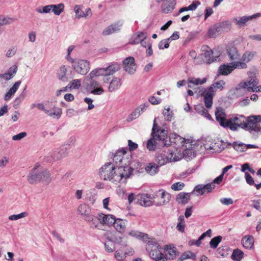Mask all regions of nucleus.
Here are the masks:
<instances>
[{
    "label": "nucleus",
    "mask_w": 261,
    "mask_h": 261,
    "mask_svg": "<svg viewBox=\"0 0 261 261\" xmlns=\"http://www.w3.org/2000/svg\"><path fill=\"white\" fill-rule=\"evenodd\" d=\"M147 38V34L141 32H138L133 34L129 41L131 44H137L144 41Z\"/></svg>",
    "instance_id": "5701e85b"
},
{
    "label": "nucleus",
    "mask_w": 261,
    "mask_h": 261,
    "mask_svg": "<svg viewBox=\"0 0 261 261\" xmlns=\"http://www.w3.org/2000/svg\"><path fill=\"white\" fill-rule=\"evenodd\" d=\"M67 68L66 66L63 65L61 66L58 72V76L60 80L63 82H67L68 79L66 77V73Z\"/></svg>",
    "instance_id": "ea45409f"
},
{
    "label": "nucleus",
    "mask_w": 261,
    "mask_h": 261,
    "mask_svg": "<svg viewBox=\"0 0 261 261\" xmlns=\"http://www.w3.org/2000/svg\"><path fill=\"white\" fill-rule=\"evenodd\" d=\"M244 253L242 251L236 249H234L231 255V258L234 261H240L243 257Z\"/></svg>",
    "instance_id": "49530a36"
},
{
    "label": "nucleus",
    "mask_w": 261,
    "mask_h": 261,
    "mask_svg": "<svg viewBox=\"0 0 261 261\" xmlns=\"http://www.w3.org/2000/svg\"><path fill=\"white\" fill-rule=\"evenodd\" d=\"M21 81H18L15 83L13 86L10 89L9 91L6 93L4 97V99L5 100H8L10 99H11L12 96L14 95V94L16 93V92L19 88L21 84Z\"/></svg>",
    "instance_id": "c756f323"
},
{
    "label": "nucleus",
    "mask_w": 261,
    "mask_h": 261,
    "mask_svg": "<svg viewBox=\"0 0 261 261\" xmlns=\"http://www.w3.org/2000/svg\"><path fill=\"white\" fill-rule=\"evenodd\" d=\"M180 159V158L174 155V152H171L170 154L167 155L165 153H161L159 154L156 157V161L158 162V165L161 167L168 162L172 161H177Z\"/></svg>",
    "instance_id": "9b49d317"
},
{
    "label": "nucleus",
    "mask_w": 261,
    "mask_h": 261,
    "mask_svg": "<svg viewBox=\"0 0 261 261\" xmlns=\"http://www.w3.org/2000/svg\"><path fill=\"white\" fill-rule=\"evenodd\" d=\"M122 23L118 21L108 26L103 31L102 34L103 36H107L117 32L120 30Z\"/></svg>",
    "instance_id": "412c9836"
},
{
    "label": "nucleus",
    "mask_w": 261,
    "mask_h": 261,
    "mask_svg": "<svg viewBox=\"0 0 261 261\" xmlns=\"http://www.w3.org/2000/svg\"><path fill=\"white\" fill-rule=\"evenodd\" d=\"M215 116L216 120L221 126L224 128L228 127V119H226V115L223 108L221 107L217 108L215 111Z\"/></svg>",
    "instance_id": "ddd939ff"
},
{
    "label": "nucleus",
    "mask_w": 261,
    "mask_h": 261,
    "mask_svg": "<svg viewBox=\"0 0 261 261\" xmlns=\"http://www.w3.org/2000/svg\"><path fill=\"white\" fill-rule=\"evenodd\" d=\"M139 109L137 108L135 109L132 113L128 115L126 119V121L127 122H131L133 120L136 119L138 118L140 116V111H138Z\"/></svg>",
    "instance_id": "5fc2aeb1"
},
{
    "label": "nucleus",
    "mask_w": 261,
    "mask_h": 261,
    "mask_svg": "<svg viewBox=\"0 0 261 261\" xmlns=\"http://www.w3.org/2000/svg\"><path fill=\"white\" fill-rule=\"evenodd\" d=\"M103 92H104V90H103V88L100 86L97 87L95 88L92 89L91 91V93L94 95H101Z\"/></svg>",
    "instance_id": "774afa93"
},
{
    "label": "nucleus",
    "mask_w": 261,
    "mask_h": 261,
    "mask_svg": "<svg viewBox=\"0 0 261 261\" xmlns=\"http://www.w3.org/2000/svg\"><path fill=\"white\" fill-rule=\"evenodd\" d=\"M99 216L100 214H98L96 216L90 215L87 217H86L85 219L87 222L91 223L92 227L100 229L102 225L100 223Z\"/></svg>",
    "instance_id": "4be33fe9"
},
{
    "label": "nucleus",
    "mask_w": 261,
    "mask_h": 261,
    "mask_svg": "<svg viewBox=\"0 0 261 261\" xmlns=\"http://www.w3.org/2000/svg\"><path fill=\"white\" fill-rule=\"evenodd\" d=\"M160 167L155 163H150L146 166L145 171L150 175H154L159 172Z\"/></svg>",
    "instance_id": "2f4dec72"
},
{
    "label": "nucleus",
    "mask_w": 261,
    "mask_h": 261,
    "mask_svg": "<svg viewBox=\"0 0 261 261\" xmlns=\"http://www.w3.org/2000/svg\"><path fill=\"white\" fill-rule=\"evenodd\" d=\"M225 84V82L223 80H221L214 83L208 88L215 94L217 89L222 90Z\"/></svg>",
    "instance_id": "4c0bfd02"
},
{
    "label": "nucleus",
    "mask_w": 261,
    "mask_h": 261,
    "mask_svg": "<svg viewBox=\"0 0 261 261\" xmlns=\"http://www.w3.org/2000/svg\"><path fill=\"white\" fill-rule=\"evenodd\" d=\"M72 67L79 74L86 75L90 70V63L86 60L77 59Z\"/></svg>",
    "instance_id": "1a4fd4ad"
},
{
    "label": "nucleus",
    "mask_w": 261,
    "mask_h": 261,
    "mask_svg": "<svg viewBox=\"0 0 261 261\" xmlns=\"http://www.w3.org/2000/svg\"><path fill=\"white\" fill-rule=\"evenodd\" d=\"M137 203L141 206H150L153 202L151 201L150 197L146 194H141L137 196Z\"/></svg>",
    "instance_id": "393cba45"
},
{
    "label": "nucleus",
    "mask_w": 261,
    "mask_h": 261,
    "mask_svg": "<svg viewBox=\"0 0 261 261\" xmlns=\"http://www.w3.org/2000/svg\"><path fill=\"white\" fill-rule=\"evenodd\" d=\"M69 85L71 87V90L78 89L81 86V82L80 80L75 79L73 80Z\"/></svg>",
    "instance_id": "bf43d9fd"
},
{
    "label": "nucleus",
    "mask_w": 261,
    "mask_h": 261,
    "mask_svg": "<svg viewBox=\"0 0 261 261\" xmlns=\"http://www.w3.org/2000/svg\"><path fill=\"white\" fill-rule=\"evenodd\" d=\"M25 90V89H24L23 91L14 99L13 101V107L15 109H17L22 101L24 99L26 96Z\"/></svg>",
    "instance_id": "de8ad7c7"
},
{
    "label": "nucleus",
    "mask_w": 261,
    "mask_h": 261,
    "mask_svg": "<svg viewBox=\"0 0 261 261\" xmlns=\"http://www.w3.org/2000/svg\"><path fill=\"white\" fill-rule=\"evenodd\" d=\"M153 137L155 138H159L162 140L163 145L168 146L171 143H174L178 147L184 146L186 143L185 139L180 137L178 134L173 133L170 134V137L167 136V131L165 129H161L155 122V118L154 119L153 124Z\"/></svg>",
    "instance_id": "f03ea898"
},
{
    "label": "nucleus",
    "mask_w": 261,
    "mask_h": 261,
    "mask_svg": "<svg viewBox=\"0 0 261 261\" xmlns=\"http://www.w3.org/2000/svg\"><path fill=\"white\" fill-rule=\"evenodd\" d=\"M220 202L225 205H229L233 203V201L231 198H222L220 199Z\"/></svg>",
    "instance_id": "338daca9"
},
{
    "label": "nucleus",
    "mask_w": 261,
    "mask_h": 261,
    "mask_svg": "<svg viewBox=\"0 0 261 261\" xmlns=\"http://www.w3.org/2000/svg\"><path fill=\"white\" fill-rule=\"evenodd\" d=\"M230 22L228 21H223L218 24H215L209 29L207 35L210 38H214L216 36V33L219 32L221 31L222 28H224L225 25H229Z\"/></svg>",
    "instance_id": "f3484780"
},
{
    "label": "nucleus",
    "mask_w": 261,
    "mask_h": 261,
    "mask_svg": "<svg viewBox=\"0 0 261 261\" xmlns=\"http://www.w3.org/2000/svg\"><path fill=\"white\" fill-rule=\"evenodd\" d=\"M260 115L251 116L246 117L244 129L249 131L257 132L259 130Z\"/></svg>",
    "instance_id": "6e6552de"
},
{
    "label": "nucleus",
    "mask_w": 261,
    "mask_h": 261,
    "mask_svg": "<svg viewBox=\"0 0 261 261\" xmlns=\"http://www.w3.org/2000/svg\"><path fill=\"white\" fill-rule=\"evenodd\" d=\"M86 200L89 202L91 204H93L96 200V196L93 195L91 193L86 194L85 198Z\"/></svg>",
    "instance_id": "e2e57ef3"
},
{
    "label": "nucleus",
    "mask_w": 261,
    "mask_h": 261,
    "mask_svg": "<svg viewBox=\"0 0 261 261\" xmlns=\"http://www.w3.org/2000/svg\"><path fill=\"white\" fill-rule=\"evenodd\" d=\"M206 81V78H203L202 80L200 79H193V78H189L188 79V83L190 84H192L195 85H198L199 84H203L205 83Z\"/></svg>",
    "instance_id": "6e6d98bb"
},
{
    "label": "nucleus",
    "mask_w": 261,
    "mask_h": 261,
    "mask_svg": "<svg viewBox=\"0 0 261 261\" xmlns=\"http://www.w3.org/2000/svg\"><path fill=\"white\" fill-rule=\"evenodd\" d=\"M259 82L257 79L251 78L249 81L241 82L236 87L234 94L237 96L248 92H261V85L257 86Z\"/></svg>",
    "instance_id": "20e7f679"
},
{
    "label": "nucleus",
    "mask_w": 261,
    "mask_h": 261,
    "mask_svg": "<svg viewBox=\"0 0 261 261\" xmlns=\"http://www.w3.org/2000/svg\"><path fill=\"white\" fill-rule=\"evenodd\" d=\"M17 71V66L13 65L12 66L9 68L7 72L4 74L5 79L6 80H9L11 79L15 74Z\"/></svg>",
    "instance_id": "37998d69"
},
{
    "label": "nucleus",
    "mask_w": 261,
    "mask_h": 261,
    "mask_svg": "<svg viewBox=\"0 0 261 261\" xmlns=\"http://www.w3.org/2000/svg\"><path fill=\"white\" fill-rule=\"evenodd\" d=\"M260 16H261L260 13H256L251 16H244L240 17L239 19L234 17L233 18V21L238 27L241 28L243 27L247 21L253 18H256Z\"/></svg>",
    "instance_id": "a211bd4d"
},
{
    "label": "nucleus",
    "mask_w": 261,
    "mask_h": 261,
    "mask_svg": "<svg viewBox=\"0 0 261 261\" xmlns=\"http://www.w3.org/2000/svg\"><path fill=\"white\" fill-rule=\"evenodd\" d=\"M253 203L252 206L259 212H261V200H252Z\"/></svg>",
    "instance_id": "69168bd1"
},
{
    "label": "nucleus",
    "mask_w": 261,
    "mask_h": 261,
    "mask_svg": "<svg viewBox=\"0 0 261 261\" xmlns=\"http://www.w3.org/2000/svg\"><path fill=\"white\" fill-rule=\"evenodd\" d=\"M28 216L27 212H22L17 215H12L9 217V219L10 220H17L19 219Z\"/></svg>",
    "instance_id": "13d9d810"
},
{
    "label": "nucleus",
    "mask_w": 261,
    "mask_h": 261,
    "mask_svg": "<svg viewBox=\"0 0 261 261\" xmlns=\"http://www.w3.org/2000/svg\"><path fill=\"white\" fill-rule=\"evenodd\" d=\"M202 49L204 53V61L207 64H211L214 61L216 60V58H214L213 55V51L211 49L207 46L204 45L202 47Z\"/></svg>",
    "instance_id": "b1692460"
},
{
    "label": "nucleus",
    "mask_w": 261,
    "mask_h": 261,
    "mask_svg": "<svg viewBox=\"0 0 261 261\" xmlns=\"http://www.w3.org/2000/svg\"><path fill=\"white\" fill-rule=\"evenodd\" d=\"M158 3L163 2L161 6L162 12L165 14H168L173 11L176 5V0H156Z\"/></svg>",
    "instance_id": "dca6fc26"
},
{
    "label": "nucleus",
    "mask_w": 261,
    "mask_h": 261,
    "mask_svg": "<svg viewBox=\"0 0 261 261\" xmlns=\"http://www.w3.org/2000/svg\"><path fill=\"white\" fill-rule=\"evenodd\" d=\"M163 115L164 116V119L168 121H171L173 117V113L172 111L170 110L169 108L165 109L163 110Z\"/></svg>",
    "instance_id": "8fccbe9b"
},
{
    "label": "nucleus",
    "mask_w": 261,
    "mask_h": 261,
    "mask_svg": "<svg viewBox=\"0 0 261 261\" xmlns=\"http://www.w3.org/2000/svg\"><path fill=\"white\" fill-rule=\"evenodd\" d=\"M233 148L238 151L244 152L247 149L246 145L244 143H233Z\"/></svg>",
    "instance_id": "4d7b16f0"
},
{
    "label": "nucleus",
    "mask_w": 261,
    "mask_h": 261,
    "mask_svg": "<svg viewBox=\"0 0 261 261\" xmlns=\"http://www.w3.org/2000/svg\"><path fill=\"white\" fill-rule=\"evenodd\" d=\"M124 70L129 74H134L137 70V65L134 58L128 57L123 61Z\"/></svg>",
    "instance_id": "f8f14e48"
},
{
    "label": "nucleus",
    "mask_w": 261,
    "mask_h": 261,
    "mask_svg": "<svg viewBox=\"0 0 261 261\" xmlns=\"http://www.w3.org/2000/svg\"><path fill=\"white\" fill-rule=\"evenodd\" d=\"M126 160L124 159L123 155L120 152L117 153L115 154L113 158L112 159V162L111 164H113L114 166V167L116 170H118L119 168H122L124 171L123 172L128 173V178L132 174V172L134 171V169L129 167L128 165H126Z\"/></svg>",
    "instance_id": "423d86ee"
},
{
    "label": "nucleus",
    "mask_w": 261,
    "mask_h": 261,
    "mask_svg": "<svg viewBox=\"0 0 261 261\" xmlns=\"http://www.w3.org/2000/svg\"><path fill=\"white\" fill-rule=\"evenodd\" d=\"M97 70H102L101 73L103 74L102 75L103 76H107L110 75H113L116 72L118 71L120 69V67L119 64L115 63L112 64L106 68H96Z\"/></svg>",
    "instance_id": "6ab92c4d"
},
{
    "label": "nucleus",
    "mask_w": 261,
    "mask_h": 261,
    "mask_svg": "<svg viewBox=\"0 0 261 261\" xmlns=\"http://www.w3.org/2000/svg\"><path fill=\"white\" fill-rule=\"evenodd\" d=\"M77 211L80 215L84 216L86 218L90 215L91 208L86 203H82L78 206Z\"/></svg>",
    "instance_id": "473e14b6"
},
{
    "label": "nucleus",
    "mask_w": 261,
    "mask_h": 261,
    "mask_svg": "<svg viewBox=\"0 0 261 261\" xmlns=\"http://www.w3.org/2000/svg\"><path fill=\"white\" fill-rule=\"evenodd\" d=\"M146 250L149 256L155 261H167V258L162 253L163 248L155 240H151L146 244Z\"/></svg>",
    "instance_id": "39448f33"
},
{
    "label": "nucleus",
    "mask_w": 261,
    "mask_h": 261,
    "mask_svg": "<svg viewBox=\"0 0 261 261\" xmlns=\"http://www.w3.org/2000/svg\"><path fill=\"white\" fill-rule=\"evenodd\" d=\"M105 246L106 250L108 252H112L115 250V249L114 244L111 242L106 243Z\"/></svg>",
    "instance_id": "0e129e2a"
},
{
    "label": "nucleus",
    "mask_w": 261,
    "mask_h": 261,
    "mask_svg": "<svg viewBox=\"0 0 261 261\" xmlns=\"http://www.w3.org/2000/svg\"><path fill=\"white\" fill-rule=\"evenodd\" d=\"M122 85L121 80L119 77L113 76L110 81L108 86V91L110 92H114L119 89Z\"/></svg>",
    "instance_id": "a878e982"
},
{
    "label": "nucleus",
    "mask_w": 261,
    "mask_h": 261,
    "mask_svg": "<svg viewBox=\"0 0 261 261\" xmlns=\"http://www.w3.org/2000/svg\"><path fill=\"white\" fill-rule=\"evenodd\" d=\"M100 220L102 226L104 225H113L115 223V217L112 215H105L100 213Z\"/></svg>",
    "instance_id": "bb28decb"
},
{
    "label": "nucleus",
    "mask_w": 261,
    "mask_h": 261,
    "mask_svg": "<svg viewBox=\"0 0 261 261\" xmlns=\"http://www.w3.org/2000/svg\"><path fill=\"white\" fill-rule=\"evenodd\" d=\"M184 186L183 182H177L172 185L171 189L174 191H179L182 190Z\"/></svg>",
    "instance_id": "680f3d73"
},
{
    "label": "nucleus",
    "mask_w": 261,
    "mask_h": 261,
    "mask_svg": "<svg viewBox=\"0 0 261 261\" xmlns=\"http://www.w3.org/2000/svg\"><path fill=\"white\" fill-rule=\"evenodd\" d=\"M243 246L247 249L252 248L254 243L253 237L251 236H246L242 240Z\"/></svg>",
    "instance_id": "e433bc0d"
},
{
    "label": "nucleus",
    "mask_w": 261,
    "mask_h": 261,
    "mask_svg": "<svg viewBox=\"0 0 261 261\" xmlns=\"http://www.w3.org/2000/svg\"><path fill=\"white\" fill-rule=\"evenodd\" d=\"M74 11L76 18L80 19L85 17V12L82 11L81 6L75 5L74 7Z\"/></svg>",
    "instance_id": "603ef678"
},
{
    "label": "nucleus",
    "mask_w": 261,
    "mask_h": 261,
    "mask_svg": "<svg viewBox=\"0 0 261 261\" xmlns=\"http://www.w3.org/2000/svg\"><path fill=\"white\" fill-rule=\"evenodd\" d=\"M246 117L243 115H237L234 117L228 119V126L232 130H236L238 127L244 129Z\"/></svg>",
    "instance_id": "0eeeda50"
},
{
    "label": "nucleus",
    "mask_w": 261,
    "mask_h": 261,
    "mask_svg": "<svg viewBox=\"0 0 261 261\" xmlns=\"http://www.w3.org/2000/svg\"><path fill=\"white\" fill-rule=\"evenodd\" d=\"M222 237L221 236H218L213 238L210 242V245L212 248H216L219 244L221 242Z\"/></svg>",
    "instance_id": "3c124183"
},
{
    "label": "nucleus",
    "mask_w": 261,
    "mask_h": 261,
    "mask_svg": "<svg viewBox=\"0 0 261 261\" xmlns=\"http://www.w3.org/2000/svg\"><path fill=\"white\" fill-rule=\"evenodd\" d=\"M38 163L36 164L34 167L28 175V182L32 185L36 184L39 182H43L48 184L50 181V174L49 171L42 168Z\"/></svg>",
    "instance_id": "7ed1b4c3"
},
{
    "label": "nucleus",
    "mask_w": 261,
    "mask_h": 261,
    "mask_svg": "<svg viewBox=\"0 0 261 261\" xmlns=\"http://www.w3.org/2000/svg\"><path fill=\"white\" fill-rule=\"evenodd\" d=\"M151 135L152 136V138L148 140L146 147L149 150H154L156 147V142L155 140L159 141L161 145H163L162 140H160L159 138H155L153 137V128L152 129V133Z\"/></svg>",
    "instance_id": "f704fd0d"
},
{
    "label": "nucleus",
    "mask_w": 261,
    "mask_h": 261,
    "mask_svg": "<svg viewBox=\"0 0 261 261\" xmlns=\"http://www.w3.org/2000/svg\"><path fill=\"white\" fill-rule=\"evenodd\" d=\"M123 171L124 170L121 168H119L118 170H116L114 166L111 162H109L106 163L99 169L98 175L101 179L105 181L125 182L128 178V172H123Z\"/></svg>",
    "instance_id": "f257e3e1"
},
{
    "label": "nucleus",
    "mask_w": 261,
    "mask_h": 261,
    "mask_svg": "<svg viewBox=\"0 0 261 261\" xmlns=\"http://www.w3.org/2000/svg\"><path fill=\"white\" fill-rule=\"evenodd\" d=\"M226 53L230 61H234L240 58V54L237 48L234 45H228L226 47Z\"/></svg>",
    "instance_id": "aec40b11"
},
{
    "label": "nucleus",
    "mask_w": 261,
    "mask_h": 261,
    "mask_svg": "<svg viewBox=\"0 0 261 261\" xmlns=\"http://www.w3.org/2000/svg\"><path fill=\"white\" fill-rule=\"evenodd\" d=\"M233 70L231 62L221 65L218 69V73L219 74L227 75L230 74Z\"/></svg>",
    "instance_id": "c85d7f7f"
},
{
    "label": "nucleus",
    "mask_w": 261,
    "mask_h": 261,
    "mask_svg": "<svg viewBox=\"0 0 261 261\" xmlns=\"http://www.w3.org/2000/svg\"><path fill=\"white\" fill-rule=\"evenodd\" d=\"M126 222L125 220L115 218V223L113 225L118 232L122 233L125 231Z\"/></svg>",
    "instance_id": "cd10ccee"
},
{
    "label": "nucleus",
    "mask_w": 261,
    "mask_h": 261,
    "mask_svg": "<svg viewBox=\"0 0 261 261\" xmlns=\"http://www.w3.org/2000/svg\"><path fill=\"white\" fill-rule=\"evenodd\" d=\"M192 258L193 260H196V255L190 251H188L183 253L180 257L178 259V261H183L186 259Z\"/></svg>",
    "instance_id": "a18cd8bd"
},
{
    "label": "nucleus",
    "mask_w": 261,
    "mask_h": 261,
    "mask_svg": "<svg viewBox=\"0 0 261 261\" xmlns=\"http://www.w3.org/2000/svg\"><path fill=\"white\" fill-rule=\"evenodd\" d=\"M185 221L184 217L180 215L178 218V223L176 226V229L180 232H183L185 231Z\"/></svg>",
    "instance_id": "09e8293b"
},
{
    "label": "nucleus",
    "mask_w": 261,
    "mask_h": 261,
    "mask_svg": "<svg viewBox=\"0 0 261 261\" xmlns=\"http://www.w3.org/2000/svg\"><path fill=\"white\" fill-rule=\"evenodd\" d=\"M158 46L160 49L168 48L169 46V39H166L160 41Z\"/></svg>",
    "instance_id": "052dcab7"
},
{
    "label": "nucleus",
    "mask_w": 261,
    "mask_h": 261,
    "mask_svg": "<svg viewBox=\"0 0 261 261\" xmlns=\"http://www.w3.org/2000/svg\"><path fill=\"white\" fill-rule=\"evenodd\" d=\"M201 95L203 97L205 107L207 109L211 108L213 103V97L215 96V94L208 88H207L204 89L201 91Z\"/></svg>",
    "instance_id": "4468645a"
},
{
    "label": "nucleus",
    "mask_w": 261,
    "mask_h": 261,
    "mask_svg": "<svg viewBox=\"0 0 261 261\" xmlns=\"http://www.w3.org/2000/svg\"><path fill=\"white\" fill-rule=\"evenodd\" d=\"M102 70H97L95 69L92 70L88 75L86 77V80L88 82V86L90 90H92L97 87L100 86L99 83L96 81L95 79V77L102 76L103 74L101 73Z\"/></svg>",
    "instance_id": "9d476101"
},
{
    "label": "nucleus",
    "mask_w": 261,
    "mask_h": 261,
    "mask_svg": "<svg viewBox=\"0 0 261 261\" xmlns=\"http://www.w3.org/2000/svg\"><path fill=\"white\" fill-rule=\"evenodd\" d=\"M231 64L232 65L233 69L236 68L240 69H246L247 67L246 63L242 60L241 61L232 62Z\"/></svg>",
    "instance_id": "864d4df0"
},
{
    "label": "nucleus",
    "mask_w": 261,
    "mask_h": 261,
    "mask_svg": "<svg viewBox=\"0 0 261 261\" xmlns=\"http://www.w3.org/2000/svg\"><path fill=\"white\" fill-rule=\"evenodd\" d=\"M256 52L254 51H246L241 57V60L245 62L246 63L250 62L256 56Z\"/></svg>",
    "instance_id": "58836bf2"
},
{
    "label": "nucleus",
    "mask_w": 261,
    "mask_h": 261,
    "mask_svg": "<svg viewBox=\"0 0 261 261\" xmlns=\"http://www.w3.org/2000/svg\"><path fill=\"white\" fill-rule=\"evenodd\" d=\"M165 249L170 255L169 258L171 259L178 255V252L176 251V248L173 245H166Z\"/></svg>",
    "instance_id": "79ce46f5"
},
{
    "label": "nucleus",
    "mask_w": 261,
    "mask_h": 261,
    "mask_svg": "<svg viewBox=\"0 0 261 261\" xmlns=\"http://www.w3.org/2000/svg\"><path fill=\"white\" fill-rule=\"evenodd\" d=\"M14 21L15 19L13 18L0 15V34L3 32V29L2 28L3 25L11 24Z\"/></svg>",
    "instance_id": "c9c22d12"
},
{
    "label": "nucleus",
    "mask_w": 261,
    "mask_h": 261,
    "mask_svg": "<svg viewBox=\"0 0 261 261\" xmlns=\"http://www.w3.org/2000/svg\"><path fill=\"white\" fill-rule=\"evenodd\" d=\"M159 192H161V198L162 200L159 202L155 203V205L156 206L163 205L168 203L171 199V195L170 194L163 190H160Z\"/></svg>",
    "instance_id": "7c9ffc66"
},
{
    "label": "nucleus",
    "mask_w": 261,
    "mask_h": 261,
    "mask_svg": "<svg viewBox=\"0 0 261 261\" xmlns=\"http://www.w3.org/2000/svg\"><path fill=\"white\" fill-rule=\"evenodd\" d=\"M36 107L40 110L43 111L46 114L53 118L59 119L62 115V110L59 108L54 107L53 111L47 110L45 108L42 103H38L36 105Z\"/></svg>",
    "instance_id": "2eb2a0df"
},
{
    "label": "nucleus",
    "mask_w": 261,
    "mask_h": 261,
    "mask_svg": "<svg viewBox=\"0 0 261 261\" xmlns=\"http://www.w3.org/2000/svg\"><path fill=\"white\" fill-rule=\"evenodd\" d=\"M190 199V194L189 193L180 192L176 197L177 202L182 204L188 203Z\"/></svg>",
    "instance_id": "72a5a7b5"
},
{
    "label": "nucleus",
    "mask_w": 261,
    "mask_h": 261,
    "mask_svg": "<svg viewBox=\"0 0 261 261\" xmlns=\"http://www.w3.org/2000/svg\"><path fill=\"white\" fill-rule=\"evenodd\" d=\"M54 153H56V158L55 159L59 160L61 159H62L67 156L68 154V149L67 147L63 146L59 149L54 151Z\"/></svg>",
    "instance_id": "a19ab883"
},
{
    "label": "nucleus",
    "mask_w": 261,
    "mask_h": 261,
    "mask_svg": "<svg viewBox=\"0 0 261 261\" xmlns=\"http://www.w3.org/2000/svg\"><path fill=\"white\" fill-rule=\"evenodd\" d=\"M64 5L60 3L58 5L52 4L51 11L56 15H60L64 11Z\"/></svg>",
    "instance_id": "c03bdc74"
}]
</instances>
